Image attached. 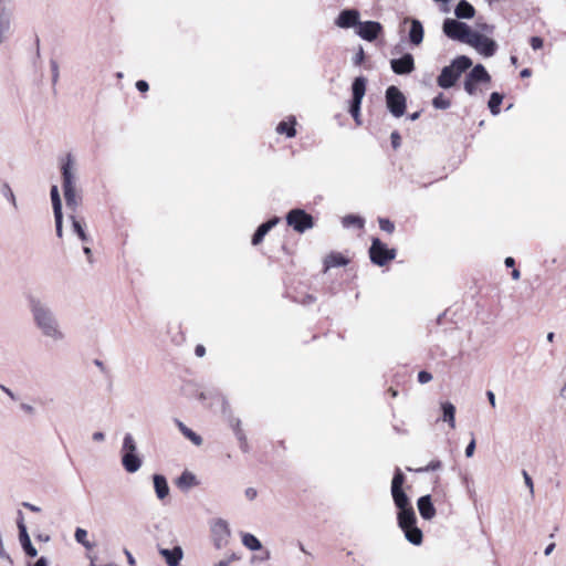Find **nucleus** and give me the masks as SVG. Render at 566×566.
<instances>
[{
    "instance_id": "nucleus-1",
    "label": "nucleus",
    "mask_w": 566,
    "mask_h": 566,
    "mask_svg": "<svg viewBox=\"0 0 566 566\" xmlns=\"http://www.w3.org/2000/svg\"><path fill=\"white\" fill-rule=\"evenodd\" d=\"M472 65V60L465 55H460L455 57L452 63L448 66H444L437 78V83L442 88L452 87L461 74L470 69Z\"/></svg>"
},
{
    "instance_id": "nucleus-2",
    "label": "nucleus",
    "mask_w": 566,
    "mask_h": 566,
    "mask_svg": "<svg viewBox=\"0 0 566 566\" xmlns=\"http://www.w3.org/2000/svg\"><path fill=\"white\" fill-rule=\"evenodd\" d=\"M397 520L406 538L413 545H420L422 543L423 535L421 530L416 525L417 518L412 505L398 510Z\"/></svg>"
},
{
    "instance_id": "nucleus-3",
    "label": "nucleus",
    "mask_w": 566,
    "mask_h": 566,
    "mask_svg": "<svg viewBox=\"0 0 566 566\" xmlns=\"http://www.w3.org/2000/svg\"><path fill=\"white\" fill-rule=\"evenodd\" d=\"M369 259L370 261L378 266H386L392 260H395L397 255V250L392 248H388L386 243H384L380 239L374 238L371 240V245L369 248Z\"/></svg>"
},
{
    "instance_id": "nucleus-4",
    "label": "nucleus",
    "mask_w": 566,
    "mask_h": 566,
    "mask_svg": "<svg viewBox=\"0 0 566 566\" xmlns=\"http://www.w3.org/2000/svg\"><path fill=\"white\" fill-rule=\"evenodd\" d=\"M73 160L71 155L66 156L65 161L62 165V178H63V191L66 205L75 208L77 206V197L74 188V177L72 174Z\"/></svg>"
},
{
    "instance_id": "nucleus-5",
    "label": "nucleus",
    "mask_w": 566,
    "mask_h": 566,
    "mask_svg": "<svg viewBox=\"0 0 566 566\" xmlns=\"http://www.w3.org/2000/svg\"><path fill=\"white\" fill-rule=\"evenodd\" d=\"M366 84L367 80L364 76H358L354 80L352 85L353 97L349 113L358 125L360 124V105L366 93Z\"/></svg>"
},
{
    "instance_id": "nucleus-6",
    "label": "nucleus",
    "mask_w": 566,
    "mask_h": 566,
    "mask_svg": "<svg viewBox=\"0 0 566 566\" xmlns=\"http://www.w3.org/2000/svg\"><path fill=\"white\" fill-rule=\"evenodd\" d=\"M406 478L402 471L397 468L391 481V495L394 503L398 510L411 506L408 495L403 491Z\"/></svg>"
},
{
    "instance_id": "nucleus-7",
    "label": "nucleus",
    "mask_w": 566,
    "mask_h": 566,
    "mask_svg": "<svg viewBox=\"0 0 566 566\" xmlns=\"http://www.w3.org/2000/svg\"><path fill=\"white\" fill-rule=\"evenodd\" d=\"M443 32L450 39L458 40L463 43H468V40L472 38V34L474 33V31L464 22H460L454 19H447L443 22Z\"/></svg>"
},
{
    "instance_id": "nucleus-8",
    "label": "nucleus",
    "mask_w": 566,
    "mask_h": 566,
    "mask_svg": "<svg viewBox=\"0 0 566 566\" xmlns=\"http://www.w3.org/2000/svg\"><path fill=\"white\" fill-rule=\"evenodd\" d=\"M286 223L296 232L303 233L314 227V218L303 209H292L286 214Z\"/></svg>"
},
{
    "instance_id": "nucleus-9",
    "label": "nucleus",
    "mask_w": 566,
    "mask_h": 566,
    "mask_svg": "<svg viewBox=\"0 0 566 566\" xmlns=\"http://www.w3.org/2000/svg\"><path fill=\"white\" fill-rule=\"evenodd\" d=\"M386 104L395 117H401L406 112V97L397 86H389L386 90Z\"/></svg>"
},
{
    "instance_id": "nucleus-10",
    "label": "nucleus",
    "mask_w": 566,
    "mask_h": 566,
    "mask_svg": "<svg viewBox=\"0 0 566 566\" xmlns=\"http://www.w3.org/2000/svg\"><path fill=\"white\" fill-rule=\"evenodd\" d=\"M491 76L482 64L475 65L467 75L464 81V90L468 94L474 95L478 91V83H489Z\"/></svg>"
},
{
    "instance_id": "nucleus-11",
    "label": "nucleus",
    "mask_w": 566,
    "mask_h": 566,
    "mask_svg": "<svg viewBox=\"0 0 566 566\" xmlns=\"http://www.w3.org/2000/svg\"><path fill=\"white\" fill-rule=\"evenodd\" d=\"M34 318L38 325L42 328L44 334L52 337H60L61 333L57 331L55 326V321L53 319L51 313L44 308L36 307L34 308Z\"/></svg>"
},
{
    "instance_id": "nucleus-12",
    "label": "nucleus",
    "mask_w": 566,
    "mask_h": 566,
    "mask_svg": "<svg viewBox=\"0 0 566 566\" xmlns=\"http://www.w3.org/2000/svg\"><path fill=\"white\" fill-rule=\"evenodd\" d=\"M467 44L473 46L479 53H481L484 56L494 55L497 48L496 43L492 39L476 31H474L472 38L468 40Z\"/></svg>"
},
{
    "instance_id": "nucleus-13",
    "label": "nucleus",
    "mask_w": 566,
    "mask_h": 566,
    "mask_svg": "<svg viewBox=\"0 0 566 566\" xmlns=\"http://www.w3.org/2000/svg\"><path fill=\"white\" fill-rule=\"evenodd\" d=\"M390 66L394 73L398 75H407L415 71V59L412 54L406 53L400 59H392Z\"/></svg>"
},
{
    "instance_id": "nucleus-14",
    "label": "nucleus",
    "mask_w": 566,
    "mask_h": 566,
    "mask_svg": "<svg viewBox=\"0 0 566 566\" xmlns=\"http://www.w3.org/2000/svg\"><path fill=\"white\" fill-rule=\"evenodd\" d=\"M381 32L382 25L379 22L365 21L359 23L357 34L361 39L371 42L376 40Z\"/></svg>"
},
{
    "instance_id": "nucleus-15",
    "label": "nucleus",
    "mask_w": 566,
    "mask_h": 566,
    "mask_svg": "<svg viewBox=\"0 0 566 566\" xmlns=\"http://www.w3.org/2000/svg\"><path fill=\"white\" fill-rule=\"evenodd\" d=\"M349 262L350 259L346 254L333 251L328 253L323 260V272L326 273L333 268L346 266Z\"/></svg>"
},
{
    "instance_id": "nucleus-16",
    "label": "nucleus",
    "mask_w": 566,
    "mask_h": 566,
    "mask_svg": "<svg viewBox=\"0 0 566 566\" xmlns=\"http://www.w3.org/2000/svg\"><path fill=\"white\" fill-rule=\"evenodd\" d=\"M19 515H20V518L18 520V527H19V537H20L21 545L27 555H29L30 557H35L38 552L31 543V539L27 532V527L24 525L22 513L19 512Z\"/></svg>"
},
{
    "instance_id": "nucleus-17",
    "label": "nucleus",
    "mask_w": 566,
    "mask_h": 566,
    "mask_svg": "<svg viewBox=\"0 0 566 566\" xmlns=\"http://www.w3.org/2000/svg\"><path fill=\"white\" fill-rule=\"evenodd\" d=\"M359 12L355 9L343 10L336 19V24L343 29L359 27Z\"/></svg>"
},
{
    "instance_id": "nucleus-18",
    "label": "nucleus",
    "mask_w": 566,
    "mask_h": 566,
    "mask_svg": "<svg viewBox=\"0 0 566 566\" xmlns=\"http://www.w3.org/2000/svg\"><path fill=\"white\" fill-rule=\"evenodd\" d=\"M403 23H410L409 41L413 45H419L423 40V27L419 20L406 18Z\"/></svg>"
},
{
    "instance_id": "nucleus-19",
    "label": "nucleus",
    "mask_w": 566,
    "mask_h": 566,
    "mask_svg": "<svg viewBox=\"0 0 566 566\" xmlns=\"http://www.w3.org/2000/svg\"><path fill=\"white\" fill-rule=\"evenodd\" d=\"M418 510L422 518L424 520H431L436 515V509L432 504L431 496L424 495L419 497L418 502Z\"/></svg>"
},
{
    "instance_id": "nucleus-20",
    "label": "nucleus",
    "mask_w": 566,
    "mask_h": 566,
    "mask_svg": "<svg viewBox=\"0 0 566 566\" xmlns=\"http://www.w3.org/2000/svg\"><path fill=\"white\" fill-rule=\"evenodd\" d=\"M279 222V218H273V219H270L268 220L266 222L262 223L258 229L256 231L254 232L253 237H252V244L253 245H259L264 237L269 233V231Z\"/></svg>"
},
{
    "instance_id": "nucleus-21",
    "label": "nucleus",
    "mask_w": 566,
    "mask_h": 566,
    "mask_svg": "<svg viewBox=\"0 0 566 566\" xmlns=\"http://www.w3.org/2000/svg\"><path fill=\"white\" fill-rule=\"evenodd\" d=\"M160 555L165 557L168 566H178L182 558V551L179 546L172 549L163 548L160 549Z\"/></svg>"
},
{
    "instance_id": "nucleus-22",
    "label": "nucleus",
    "mask_w": 566,
    "mask_h": 566,
    "mask_svg": "<svg viewBox=\"0 0 566 566\" xmlns=\"http://www.w3.org/2000/svg\"><path fill=\"white\" fill-rule=\"evenodd\" d=\"M459 19H472L475 14L474 7L467 0H460L454 10Z\"/></svg>"
},
{
    "instance_id": "nucleus-23",
    "label": "nucleus",
    "mask_w": 566,
    "mask_h": 566,
    "mask_svg": "<svg viewBox=\"0 0 566 566\" xmlns=\"http://www.w3.org/2000/svg\"><path fill=\"white\" fill-rule=\"evenodd\" d=\"M296 119L295 117H290L287 120H282L276 126V132L281 135H286L289 138H293L296 135Z\"/></svg>"
},
{
    "instance_id": "nucleus-24",
    "label": "nucleus",
    "mask_w": 566,
    "mask_h": 566,
    "mask_svg": "<svg viewBox=\"0 0 566 566\" xmlns=\"http://www.w3.org/2000/svg\"><path fill=\"white\" fill-rule=\"evenodd\" d=\"M154 488L158 499L164 500L169 495V486L167 480L164 475L155 474L154 475Z\"/></svg>"
},
{
    "instance_id": "nucleus-25",
    "label": "nucleus",
    "mask_w": 566,
    "mask_h": 566,
    "mask_svg": "<svg viewBox=\"0 0 566 566\" xmlns=\"http://www.w3.org/2000/svg\"><path fill=\"white\" fill-rule=\"evenodd\" d=\"M125 470L129 473L136 472L142 464L140 459L132 452H125L122 459Z\"/></svg>"
},
{
    "instance_id": "nucleus-26",
    "label": "nucleus",
    "mask_w": 566,
    "mask_h": 566,
    "mask_svg": "<svg viewBox=\"0 0 566 566\" xmlns=\"http://www.w3.org/2000/svg\"><path fill=\"white\" fill-rule=\"evenodd\" d=\"M442 409V420L444 422H448L451 429L455 428V407L449 402L446 401L441 405Z\"/></svg>"
},
{
    "instance_id": "nucleus-27",
    "label": "nucleus",
    "mask_w": 566,
    "mask_h": 566,
    "mask_svg": "<svg viewBox=\"0 0 566 566\" xmlns=\"http://www.w3.org/2000/svg\"><path fill=\"white\" fill-rule=\"evenodd\" d=\"M212 532L214 535L218 536V542H217L218 547H220L221 542L226 541L230 535V530L228 527V524H227V522H224L222 520H219L218 522L214 523V525L212 527Z\"/></svg>"
},
{
    "instance_id": "nucleus-28",
    "label": "nucleus",
    "mask_w": 566,
    "mask_h": 566,
    "mask_svg": "<svg viewBox=\"0 0 566 566\" xmlns=\"http://www.w3.org/2000/svg\"><path fill=\"white\" fill-rule=\"evenodd\" d=\"M176 424L178 429L181 431V433L189 439L193 444L201 446L202 444V438L197 434L195 431L189 429L185 423H182L180 420H176Z\"/></svg>"
},
{
    "instance_id": "nucleus-29",
    "label": "nucleus",
    "mask_w": 566,
    "mask_h": 566,
    "mask_svg": "<svg viewBox=\"0 0 566 566\" xmlns=\"http://www.w3.org/2000/svg\"><path fill=\"white\" fill-rule=\"evenodd\" d=\"M197 479L195 474H192L189 471H185L181 473V475L178 478L176 484L180 489H190L195 485H197Z\"/></svg>"
},
{
    "instance_id": "nucleus-30",
    "label": "nucleus",
    "mask_w": 566,
    "mask_h": 566,
    "mask_svg": "<svg viewBox=\"0 0 566 566\" xmlns=\"http://www.w3.org/2000/svg\"><path fill=\"white\" fill-rule=\"evenodd\" d=\"M342 223L345 228L354 227L357 229H363L365 226V220L359 216L347 214L343 218Z\"/></svg>"
},
{
    "instance_id": "nucleus-31",
    "label": "nucleus",
    "mask_w": 566,
    "mask_h": 566,
    "mask_svg": "<svg viewBox=\"0 0 566 566\" xmlns=\"http://www.w3.org/2000/svg\"><path fill=\"white\" fill-rule=\"evenodd\" d=\"M242 544L250 551H259L262 548L261 542L250 533L242 534Z\"/></svg>"
},
{
    "instance_id": "nucleus-32",
    "label": "nucleus",
    "mask_w": 566,
    "mask_h": 566,
    "mask_svg": "<svg viewBox=\"0 0 566 566\" xmlns=\"http://www.w3.org/2000/svg\"><path fill=\"white\" fill-rule=\"evenodd\" d=\"M503 101V95L500 93H492L489 99V108L492 114L496 115L500 112V105Z\"/></svg>"
},
{
    "instance_id": "nucleus-33",
    "label": "nucleus",
    "mask_w": 566,
    "mask_h": 566,
    "mask_svg": "<svg viewBox=\"0 0 566 566\" xmlns=\"http://www.w3.org/2000/svg\"><path fill=\"white\" fill-rule=\"evenodd\" d=\"M51 200L53 206L54 214H60L62 212L61 199L59 195V190L56 186H52L51 188Z\"/></svg>"
},
{
    "instance_id": "nucleus-34",
    "label": "nucleus",
    "mask_w": 566,
    "mask_h": 566,
    "mask_svg": "<svg viewBox=\"0 0 566 566\" xmlns=\"http://www.w3.org/2000/svg\"><path fill=\"white\" fill-rule=\"evenodd\" d=\"M432 105L438 109H447L451 105V101L444 96L442 93H439L432 101Z\"/></svg>"
},
{
    "instance_id": "nucleus-35",
    "label": "nucleus",
    "mask_w": 566,
    "mask_h": 566,
    "mask_svg": "<svg viewBox=\"0 0 566 566\" xmlns=\"http://www.w3.org/2000/svg\"><path fill=\"white\" fill-rule=\"evenodd\" d=\"M75 539L84 545L86 548H92V544L87 541V532L83 528H76Z\"/></svg>"
},
{
    "instance_id": "nucleus-36",
    "label": "nucleus",
    "mask_w": 566,
    "mask_h": 566,
    "mask_svg": "<svg viewBox=\"0 0 566 566\" xmlns=\"http://www.w3.org/2000/svg\"><path fill=\"white\" fill-rule=\"evenodd\" d=\"M441 467H442V463L440 460H432L426 467L415 469V472L420 473V472H427V471H436V470H439Z\"/></svg>"
},
{
    "instance_id": "nucleus-37",
    "label": "nucleus",
    "mask_w": 566,
    "mask_h": 566,
    "mask_svg": "<svg viewBox=\"0 0 566 566\" xmlns=\"http://www.w3.org/2000/svg\"><path fill=\"white\" fill-rule=\"evenodd\" d=\"M378 223L379 228L387 233H392L395 231L394 222L387 218H379Z\"/></svg>"
},
{
    "instance_id": "nucleus-38",
    "label": "nucleus",
    "mask_w": 566,
    "mask_h": 566,
    "mask_svg": "<svg viewBox=\"0 0 566 566\" xmlns=\"http://www.w3.org/2000/svg\"><path fill=\"white\" fill-rule=\"evenodd\" d=\"M123 449L126 451V452H132V453H135L136 451V444H135V441L133 439V437L130 434H126L125 438H124V443H123Z\"/></svg>"
},
{
    "instance_id": "nucleus-39",
    "label": "nucleus",
    "mask_w": 566,
    "mask_h": 566,
    "mask_svg": "<svg viewBox=\"0 0 566 566\" xmlns=\"http://www.w3.org/2000/svg\"><path fill=\"white\" fill-rule=\"evenodd\" d=\"M73 229L82 241H87V235L78 220L73 219Z\"/></svg>"
},
{
    "instance_id": "nucleus-40",
    "label": "nucleus",
    "mask_w": 566,
    "mask_h": 566,
    "mask_svg": "<svg viewBox=\"0 0 566 566\" xmlns=\"http://www.w3.org/2000/svg\"><path fill=\"white\" fill-rule=\"evenodd\" d=\"M530 45L532 46V49H533V50H535V51H536V50H539V49H542V48H543V45H544V41H543V39H542V38H539V36H532V38L530 39Z\"/></svg>"
},
{
    "instance_id": "nucleus-41",
    "label": "nucleus",
    "mask_w": 566,
    "mask_h": 566,
    "mask_svg": "<svg viewBox=\"0 0 566 566\" xmlns=\"http://www.w3.org/2000/svg\"><path fill=\"white\" fill-rule=\"evenodd\" d=\"M390 140H391V146H392L394 149H397V148L400 147V145H401V137H400V134L397 130L391 133Z\"/></svg>"
},
{
    "instance_id": "nucleus-42",
    "label": "nucleus",
    "mask_w": 566,
    "mask_h": 566,
    "mask_svg": "<svg viewBox=\"0 0 566 566\" xmlns=\"http://www.w3.org/2000/svg\"><path fill=\"white\" fill-rule=\"evenodd\" d=\"M354 64L359 66L363 64V62L365 61V52H364V49L360 46L358 52L356 53L355 57H354Z\"/></svg>"
},
{
    "instance_id": "nucleus-43",
    "label": "nucleus",
    "mask_w": 566,
    "mask_h": 566,
    "mask_svg": "<svg viewBox=\"0 0 566 566\" xmlns=\"http://www.w3.org/2000/svg\"><path fill=\"white\" fill-rule=\"evenodd\" d=\"M522 474H523L525 484L527 485V488L530 489L531 494L533 495L534 494V484H533L532 478L530 476V474L525 470H523Z\"/></svg>"
},
{
    "instance_id": "nucleus-44",
    "label": "nucleus",
    "mask_w": 566,
    "mask_h": 566,
    "mask_svg": "<svg viewBox=\"0 0 566 566\" xmlns=\"http://www.w3.org/2000/svg\"><path fill=\"white\" fill-rule=\"evenodd\" d=\"M432 379V375L426 370L418 374V381L421 384L429 382Z\"/></svg>"
},
{
    "instance_id": "nucleus-45",
    "label": "nucleus",
    "mask_w": 566,
    "mask_h": 566,
    "mask_svg": "<svg viewBox=\"0 0 566 566\" xmlns=\"http://www.w3.org/2000/svg\"><path fill=\"white\" fill-rule=\"evenodd\" d=\"M54 218H55V226H56V234L57 237H62V219H63V216H62V212H60V214H54Z\"/></svg>"
},
{
    "instance_id": "nucleus-46",
    "label": "nucleus",
    "mask_w": 566,
    "mask_h": 566,
    "mask_svg": "<svg viewBox=\"0 0 566 566\" xmlns=\"http://www.w3.org/2000/svg\"><path fill=\"white\" fill-rule=\"evenodd\" d=\"M136 88L142 92V93H145L148 91L149 86H148V83L144 80H139L136 82Z\"/></svg>"
},
{
    "instance_id": "nucleus-47",
    "label": "nucleus",
    "mask_w": 566,
    "mask_h": 566,
    "mask_svg": "<svg viewBox=\"0 0 566 566\" xmlns=\"http://www.w3.org/2000/svg\"><path fill=\"white\" fill-rule=\"evenodd\" d=\"M474 450H475V440L472 439L471 442L468 444V447L465 448V455L468 458L472 457L473 453H474Z\"/></svg>"
},
{
    "instance_id": "nucleus-48",
    "label": "nucleus",
    "mask_w": 566,
    "mask_h": 566,
    "mask_svg": "<svg viewBox=\"0 0 566 566\" xmlns=\"http://www.w3.org/2000/svg\"><path fill=\"white\" fill-rule=\"evenodd\" d=\"M256 494H258V492H256V490H255V489H253V488H248V489L245 490V496H247L250 501L254 500V499L256 497Z\"/></svg>"
},
{
    "instance_id": "nucleus-49",
    "label": "nucleus",
    "mask_w": 566,
    "mask_h": 566,
    "mask_svg": "<svg viewBox=\"0 0 566 566\" xmlns=\"http://www.w3.org/2000/svg\"><path fill=\"white\" fill-rule=\"evenodd\" d=\"M195 354L198 356V357H203L205 354H206V348L203 345L199 344L196 346L195 348Z\"/></svg>"
},
{
    "instance_id": "nucleus-50",
    "label": "nucleus",
    "mask_w": 566,
    "mask_h": 566,
    "mask_svg": "<svg viewBox=\"0 0 566 566\" xmlns=\"http://www.w3.org/2000/svg\"><path fill=\"white\" fill-rule=\"evenodd\" d=\"M22 505H23L25 509H28V510H30V511H32V512H40V507H38V506H35V505H33V504H31V503L23 502V503H22Z\"/></svg>"
},
{
    "instance_id": "nucleus-51",
    "label": "nucleus",
    "mask_w": 566,
    "mask_h": 566,
    "mask_svg": "<svg viewBox=\"0 0 566 566\" xmlns=\"http://www.w3.org/2000/svg\"><path fill=\"white\" fill-rule=\"evenodd\" d=\"M237 434H238L239 440L241 441V447L245 448L247 439H245L244 434L242 433V431L240 429H238Z\"/></svg>"
},
{
    "instance_id": "nucleus-52",
    "label": "nucleus",
    "mask_w": 566,
    "mask_h": 566,
    "mask_svg": "<svg viewBox=\"0 0 566 566\" xmlns=\"http://www.w3.org/2000/svg\"><path fill=\"white\" fill-rule=\"evenodd\" d=\"M488 399L490 401V405L494 408L495 407V396L492 391L486 392Z\"/></svg>"
},
{
    "instance_id": "nucleus-53",
    "label": "nucleus",
    "mask_w": 566,
    "mask_h": 566,
    "mask_svg": "<svg viewBox=\"0 0 566 566\" xmlns=\"http://www.w3.org/2000/svg\"><path fill=\"white\" fill-rule=\"evenodd\" d=\"M505 265L507 268H514L515 265V260L512 258V256H507L504 261Z\"/></svg>"
},
{
    "instance_id": "nucleus-54",
    "label": "nucleus",
    "mask_w": 566,
    "mask_h": 566,
    "mask_svg": "<svg viewBox=\"0 0 566 566\" xmlns=\"http://www.w3.org/2000/svg\"><path fill=\"white\" fill-rule=\"evenodd\" d=\"M521 77H530L532 75V70L531 69H524L521 71L520 73Z\"/></svg>"
},
{
    "instance_id": "nucleus-55",
    "label": "nucleus",
    "mask_w": 566,
    "mask_h": 566,
    "mask_svg": "<svg viewBox=\"0 0 566 566\" xmlns=\"http://www.w3.org/2000/svg\"><path fill=\"white\" fill-rule=\"evenodd\" d=\"M34 566H48L46 559L44 557H40Z\"/></svg>"
},
{
    "instance_id": "nucleus-56",
    "label": "nucleus",
    "mask_w": 566,
    "mask_h": 566,
    "mask_svg": "<svg viewBox=\"0 0 566 566\" xmlns=\"http://www.w3.org/2000/svg\"><path fill=\"white\" fill-rule=\"evenodd\" d=\"M511 275L513 280H518L521 276V272L517 269H513Z\"/></svg>"
},
{
    "instance_id": "nucleus-57",
    "label": "nucleus",
    "mask_w": 566,
    "mask_h": 566,
    "mask_svg": "<svg viewBox=\"0 0 566 566\" xmlns=\"http://www.w3.org/2000/svg\"><path fill=\"white\" fill-rule=\"evenodd\" d=\"M554 548H555V543H551V544L546 547V549H545V555H546V556H548V555L553 552V549H554Z\"/></svg>"
},
{
    "instance_id": "nucleus-58",
    "label": "nucleus",
    "mask_w": 566,
    "mask_h": 566,
    "mask_svg": "<svg viewBox=\"0 0 566 566\" xmlns=\"http://www.w3.org/2000/svg\"><path fill=\"white\" fill-rule=\"evenodd\" d=\"M93 438H94V440H103L104 434L102 432H96V433H94Z\"/></svg>"
},
{
    "instance_id": "nucleus-59",
    "label": "nucleus",
    "mask_w": 566,
    "mask_h": 566,
    "mask_svg": "<svg viewBox=\"0 0 566 566\" xmlns=\"http://www.w3.org/2000/svg\"><path fill=\"white\" fill-rule=\"evenodd\" d=\"M554 337H555V334L553 332L548 333L547 334V340L548 342H553L554 340Z\"/></svg>"
},
{
    "instance_id": "nucleus-60",
    "label": "nucleus",
    "mask_w": 566,
    "mask_h": 566,
    "mask_svg": "<svg viewBox=\"0 0 566 566\" xmlns=\"http://www.w3.org/2000/svg\"><path fill=\"white\" fill-rule=\"evenodd\" d=\"M300 546V549L305 553V554H308V552L306 551V548L304 547V545L302 543L298 544Z\"/></svg>"
},
{
    "instance_id": "nucleus-61",
    "label": "nucleus",
    "mask_w": 566,
    "mask_h": 566,
    "mask_svg": "<svg viewBox=\"0 0 566 566\" xmlns=\"http://www.w3.org/2000/svg\"><path fill=\"white\" fill-rule=\"evenodd\" d=\"M300 546V549L305 553V554H308V552L306 551V548L304 547V545L302 543L298 544Z\"/></svg>"
},
{
    "instance_id": "nucleus-62",
    "label": "nucleus",
    "mask_w": 566,
    "mask_h": 566,
    "mask_svg": "<svg viewBox=\"0 0 566 566\" xmlns=\"http://www.w3.org/2000/svg\"><path fill=\"white\" fill-rule=\"evenodd\" d=\"M127 557H128L129 563L134 564L135 560H134L133 556L130 555V553H128V552H127Z\"/></svg>"
},
{
    "instance_id": "nucleus-63",
    "label": "nucleus",
    "mask_w": 566,
    "mask_h": 566,
    "mask_svg": "<svg viewBox=\"0 0 566 566\" xmlns=\"http://www.w3.org/2000/svg\"><path fill=\"white\" fill-rule=\"evenodd\" d=\"M511 61H512V63H513V64H515V65H516V63H517V57H516V56H512V57H511Z\"/></svg>"
},
{
    "instance_id": "nucleus-64",
    "label": "nucleus",
    "mask_w": 566,
    "mask_h": 566,
    "mask_svg": "<svg viewBox=\"0 0 566 566\" xmlns=\"http://www.w3.org/2000/svg\"><path fill=\"white\" fill-rule=\"evenodd\" d=\"M217 566H228V565L224 562H220Z\"/></svg>"
}]
</instances>
